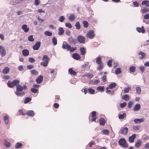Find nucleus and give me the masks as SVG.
<instances>
[{
  "mask_svg": "<svg viewBox=\"0 0 149 149\" xmlns=\"http://www.w3.org/2000/svg\"><path fill=\"white\" fill-rule=\"evenodd\" d=\"M104 74H106V72H104ZM107 75L106 74H105L102 77V80L103 82H105L107 81Z\"/></svg>",
  "mask_w": 149,
  "mask_h": 149,
  "instance_id": "45",
  "label": "nucleus"
},
{
  "mask_svg": "<svg viewBox=\"0 0 149 149\" xmlns=\"http://www.w3.org/2000/svg\"><path fill=\"white\" fill-rule=\"evenodd\" d=\"M19 83V81L17 80H13L12 81H9L8 82L7 85L8 86L11 88L14 87L15 86Z\"/></svg>",
  "mask_w": 149,
  "mask_h": 149,
  "instance_id": "2",
  "label": "nucleus"
},
{
  "mask_svg": "<svg viewBox=\"0 0 149 149\" xmlns=\"http://www.w3.org/2000/svg\"><path fill=\"white\" fill-rule=\"evenodd\" d=\"M122 99L126 101H128L130 100V97L128 95L126 94L124 95Z\"/></svg>",
  "mask_w": 149,
  "mask_h": 149,
  "instance_id": "37",
  "label": "nucleus"
},
{
  "mask_svg": "<svg viewBox=\"0 0 149 149\" xmlns=\"http://www.w3.org/2000/svg\"><path fill=\"white\" fill-rule=\"evenodd\" d=\"M3 119L5 123L6 124H7L9 121V119L8 117L7 116H5L3 118Z\"/></svg>",
  "mask_w": 149,
  "mask_h": 149,
  "instance_id": "36",
  "label": "nucleus"
},
{
  "mask_svg": "<svg viewBox=\"0 0 149 149\" xmlns=\"http://www.w3.org/2000/svg\"><path fill=\"white\" fill-rule=\"evenodd\" d=\"M27 88V87L26 85H24L23 87L21 86L20 84H17L16 86V91H22L23 89H26Z\"/></svg>",
  "mask_w": 149,
  "mask_h": 149,
  "instance_id": "6",
  "label": "nucleus"
},
{
  "mask_svg": "<svg viewBox=\"0 0 149 149\" xmlns=\"http://www.w3.org/2000/svg\"><path fill=\"white\" fill-rule=\"evenodd\" d=\"M117 85L116 83L115 82L111 83V84L109 85L108 87V88H110V89H112L115 87L117 86Z\"/></svg>",
  "mask_w": 149,
  "mask_h": 149,
  "instance_id": "25",
  "label": "nucleus"
},
{
  "mask_svg": "<svg viewBox=\"0 0 149 149\" xmlns=\"http://www.w3.org/2000/svg\"><path fill=\"white\" fill-rule=\"evenodd\" d=\"M141 141L140 140H138L136 142L135 146L136 148H138L141 145Z\"/></svg>",
  "mask_w": 149,
  "mask_h": 149,
  "instance_id": "38",
  "label": "nucleus"
},
{
  "mask_svg": "<svg viewBox=\"0 0 149 149\" xmlns=\"http://www.w3.org/2000/svg\"><path fill=\"white\" fill-rule=\"evenodd\" d=\"M75 26L77 29H79L80 28V24L79 22H76L75 24Z\"/></svg>",
  "mask_w": 149,
  "mask_h": 149,
  "instance_id": "48",
  "label": "nucleus"
},
{
  "mask_svg": "<svg viewBox=\"0 0 149 149\" xmlns=\"http://www.w3.org/2000/svg\"><path fill=\"white\" fill-rule=\"evenodd\" d=\"M141 108V106L139 104H136L134 107L133 110L134 111H139Z\"/></svg>",
  "mask_w": 149,
  "mask_h": 149,
  "instance_id": "18",
  "label": "nucleus"
},
{
  "mask_svg": "<svg viewBox=\"0 0 149 149\" xmlns=\"http://www.w3.org/2000/svg\"><path fill=\"white\" fill-rule=\"evenodd\" d=\"M131 89V88L129 87H128L127 88H125L124 90V93H126L129 92V91Z\"/></svg>",
  "mask_w": 149,
  "mask_h": 149,
  "instance_id": "52",
  "label": "nucleus"
},
{
  "mask_svg": "<svg viewBox=\"0 0 149 149\" xmlns=\"http://www.w3.org/2000/svg\"><path fill=\"white\" fill-rule=\"evenodd\" d=\"M22 29L24 30L25 32H28L29 30V28L27 27V25L26 24H24L22 26Z\"/></svg>",
  "mask_w": 149,
  "mask_h": 149,
  "instance_id": "26",
  "label": "nucleus"
},
{
  "mask_svg": "<svg viewBox=\"0 0 149 149\" xmlns=\"http://www.w3.org/2000/svg\"><path fill=\"white\" fill-rule=\"evenodd\" d=\"M138 54L139 55L141 56H139L140 58L141 59H142L144 58L145 57L146 55L145 53H143L141 51L140 52L138 53Z\"/></svg>",
  "mask_w": 149,
  "mask_h": 149,
  "instance_id": "28",
  "label": "nucleus"
},
{
  "mask_svg": "<svg viewBox=\"0 0 149 149\" xmlns=\"http://www.w3.org/2000/svg\"><path fill=\"white\" fill-rule=\"evenodd\" d=\"M52 42L55 45L57 44V40L55 37H53L52 39Z\"/></svg>",
  "mask_w": 149,
  "mask_h": 149,
  "instance_id": "44",
  "label": "nucleus"
},
{
  "mask_svg": "<svg viewBox=\"0 0 149 149\" xmlns=\"http://www.w3.org/2000/svg\"><path fill=\"white\" fill-rule=\"evenodd\" d=\"M107 89V91H106V92L107 93H108L109 94V93H111V95H113L114 93V92L115 91H114L113 90H112V91H111V90H110L109 89H110V88H108V87H107L106 88Z\"/></svg>",
  "mask_w": 149,
  "mask_h": 149,
  "instance_id": "33",
  "label": "nucleus"
},
{
  "mask_svg": "<svg viewBox=\"0 0 149 149\" xmlns=\"http://www.w3.org/2000/svg\"><path fill=\"white\" fill-rule=\"evenodd\" d=\"M44 34L47 36H50L52 35V33L48 31H46L44 33Z\"/></svg>",
  "mask_w": 149,
  "mask_h": 149,
  "instance_id": "42",
  "label": "nucleus"
},
{
  "mask_svg": "<svg viewBox=\"0 0 149 149\" xmlns=\"http://www.w3.org/2000/svg\"><path fill=\"white\" fill-rule=\"evenodd\" d=\"M106 122V121L105 119L103 118H100L99 120L100 124L101 125H105Z\"/></svg>",
  "mask_w": 149,
  "mask_h": 149,
  "instance_id": "24",
  "label": "nucleus"
},
{
  "mask_svg": "<svg viewBox=\"0 0 149 149\" xmlns=\"http://www.w3.org/2000/svg\"><path fill=\"white\" fill-rule=\"evenodd\" d=\"M95 36L93 31L90 30L86 34V36L89 39H92Z\"/></svg>",
  "mask_w": 149,
  "mask_h": 149,
  "instance_id": "5",
  "label": "nucleus"
},
{
  "mask_svg": "<svg viewBox=\"0 0 149 149\" xmlns=\"http://www.w3.org/2000/svg\"><path fill=\"white\" fill-rule=\"evenodd\" d=\"M118 143L123 148H127L128 147V145L126 143V141L124 138L120 139Z\"/></svg>",
  "mask_w": 149,
  "mask_h": 149,
  "instance_id": "4",
  "label": "nucleus"
},
{
  "mask_svg": "<svg viewBox=\"0 0 149 149\" xmlns=\"http://www.w3.org/2000/svg\"><path fill=\"white\" fill-rule=\"evenodd\" d=\"M136 137V135L135 134H133L132 136H130L129 138V141L130 142H134V140Z\"/></svg>",
  "mask_w": 149,
  "mask_h": 149,
  "instance_id": "16",
  "label": "nucleus"
},
{
  "mask_svg": "<svg viewBox=\"0 0 149 149\" xmlns=\"http://www.w3.org/2000/svg\"><path fill=\"white\" fill-rule=\"evenodd\" d=\"M22 53L24 56H28L29 54V51L26 49H23L22 51Z\"/></svg>",
  "mask_w": 149,
  "mask_h": 149,
  "instance_id": "21",
  "label": "nucleus"
},
{
  "mask_svg": "<svg viewBox=\"0 0 149 149\" xmlns=\"http://www.w3.org/2000/svg\"><path fill=\"white\" fill-rule=\"evenodd\" d=\"M136 93L138 94H140L141 93V89L140 87H137L136 88Z\"/></svg>",
  "mask_w": 149,
  "mask_h": 149,
  "instance_id": "49",
  "label": "nucleus"
},
{
  "mask_svg": "<svg viewBox=\"0 0 149 149\" xmlns=\"http://www.w3.org/2000/svg\"><path fill=\"white\" fill-rule=\"evenodd\" d=\"M125 116L126 114L125 113H124L123 114H120L119 115L118 117L119 119H123Z\"/></svg>",
  "mask_w": 149,
  "mask_h": 149,
  "instance_id": "47",
  "label": "nucleus"
},
{
  "mask_svg": "<svg viewBox=\"0 0 149 149\" xmlns=\"http://www.w3.org/2000/svg\"><path fill=\"white\" fill-rule=\"evenodd\" d=\"M4 143L3 145L6 148H9L11 146V143L6 139H4Z\"/></svg>",
  "mask_w": 149,
  "mask_h": 149,
  "instance_id": "15",
  "label": "nucleus"
},
{
  "mask_svg": "<svg viewBox=\"0 0 149 149\" xmlns=\"http://www.w3.org/2000/svg\"><path fill=\"white\" fill-rule=\"evenodd\" d=\"M84 26L85 28H87L88 26V22L86 21H84L83 22Z\"/></svg>",
  "mask_w": 149,
  "mask_h": 149,
  "instance_id": "46",
  "label": "nucleus"
},
{
  "mask_svg": "<svg viewBox=\"0 0 149 149\" xmlns=\"http://www.w3.org/2000/svg\"><path fill=\"white\" fill-rule=\"evenodd\" d=\"M103 68V65L102 64H99L97 68V70L99 71H101Z\"/></svg>",
  "mask_w": 149,
  "mask_h": 149,
  "instance_id": "51",
  "label": "nucleus"
},
{
  "mask_svg": "<svg viewBox=\"0 0 149 149\" xmlns=\"http://www.w3.org/2000/svg\"><path fill=\"white\" fill-rule=\"evenodd\" d=\"M78 41L81 43H84L85 42V38L81 35L79 36L77 38Z\"/></svg>",
  "mask_w": 149,
  "mask_h": 149,
  "instance_id": "7",
  "label": "nucleus"
},
{
  "mask_svg": "<svg viewBox=\"0 0 149 149\" xmlns=\"http://www.w3.org/2000/svg\"><path fill=\"white\" fill-rule=\"evenodd\" d=\"M0 54L2 56H4L6 54V52L3 47L0 45Z\"/></svg>",
  "mask_w": 149,
  "mask_h": 149,
  "instance_id": "9",
  "label": "nucleus"
},
{
  "mask_svg": "<svg viewBox=\"0 0 149 149\" xmlns=\"http://www.w3.org/2000/svg\"><path fill=\"white\" fill-rule=\"evenodd\" d=\"M91 116L92 118L91 119V122L94 121L96 122V119H97V117H96L97 114L96 112L95 111H93L91 113Z\"/></svg>",
  "mask_w": 149,
  "mask_h": 149,
  "instance_id": "8",
  "label": "nucleus"
},
{
  "mask_svg": "<svg viewBox=\"0 0 149 149\" xmlns=\"http://www.w3.org/2000/svg\"><path fill=\"white\" fill-rule=\"evenodd\" d=\"M10 70V69L8 67H6L3 70L2 72L4 74H7Z\"/></svg>",
  "mask_w": 149,
  "mask_h": 149,
  "instance_id": "19",
  "label": "nucleus"
},
{
  "mask_svg": "<svg viewBox=\"0 0 149 149\" xmlns=\"http://www.w3.org/2000/svg\"><path fill=\"white\" fill-rule=\"evenodd\" d=\"M80 53L82 55H84L86 52V49L84 47H81L80 49Z\"/></svg>",
  "mask_w": 149,
  "mask_h": 149,
  "instance_id": "20",
  "label": "nucleus"
},
{
  "mask_svg": "<svg viewBox=\"0 0 149 149\" xmlns=\"http://www.w3.org/2000/svg\"><path fill=\"white\" fill-rule=\"evenodd\" d=\"M31 91L33 93H36L38 92V90L33 88L31 89Z\"/></svg>",
  "mask_w": 149,
  "mask_h": 149,
  "instance_id": "57",
  "label": "nucleus"
},
{
  "mask_svg": "<svg viewBox=\"0 0 149 149\" xmlns=\"http://www.w3.org/2000/svg\"><path fill=\"white\" fill-rule=\"evenodd\" d=\"M112 61L111 60H109L107 62L108 65L109 67H111L112 65Z\"/></svg>",
  "mask_w": 149,
  "mask_h": 149,
  "instance_id": "63",
  "label": "nucleus"
},
{
  "mask_svg": "<svg viewBox=\"0 0 149 149\" xmlns=\"http://www.w3.org/2000/svg\"><path fill=\"white\" fill-rule=\"evenodd\" d=\"M128 130V128L127 127H125L121 130L120 133L126 135L127 133Z\"/></svg>",
  "mask_w": 149,
  "mask_h": 149,
  "instance_id": "11",
  "label": "nucleus"
},
{
  "mask_svg": "<svg viewBox=\"0 0 149 149\" xmlns=\"http://www.w3.org/2000/svg\"><path fill=\"white\" fill-rule=\"evenodd\" d=\"M41 45L40 42H37L33 47V49L34 50H38L39 48Z\"/></svg>",
  "mask_w": 149,
  "mask_h": 149,
  "instance_id": "10",
  "label": "nucleus"
},
{
  "mask_svg": "<svg viewBox=\"0 0 149 149\" xmlns=\"http://www.w3.org/2000/svg\"><path fill=\"white\" fill-rule=\"evenodd\" d=\"M120 69V68H117L115 70V73L116 74H118L120 73L121 72Z\"/></svg>",
  "mask_w": 149,
  "mask_h": 149,
  "instance_id": "59",
  "label": "nucleus"
},
{
  "mask_svg": "<svg viewBox=\"0 0 149 149\" xmlns=\"http://www.w3.org/2000/svg\"><path fill=\"white\" fill-rule=\"evenodd\" d=\"M76 18L74 15L73 14H71L68 17V19L70 21L72 22Z\"/></svg>",
  "mask_w": 149,
  "mask_h": 149,
  "instance_id": "17",
  "label": "nucleus"
},
{
  "mask_svg": "<svg viewBox=\"0 0 149 149\" xmlns=\"http://www.w3.org/2000/svg\"><path fill=\"white\" fill-rule=\"evenodd\" d=\"M20 91H16L15 93L17 96H22L24 95L25 93L24 92H20Z\"/></svg>",
  "mask_w": 149,
  "mask_h": 149,
  "instance_id": "34",
  "label": "nucleus"
},
{
  "mask_svg": "<svg viewBox=\"0 0 149 149\" xmlns=\"http://www.w3.org/2000/svg\"><path fill=\"white\" fill-rule=\"evenodd\" d=\"M62 48L63 49H67V50L70 51L71 52H73L77 49L76 47H72L71 46L67 43L65 44H63Z\"/></svg>",
  "mask_w": 149,
  "mask_h": 149,
  "instance_id": "1",
  "label": "nucleus"
},
{
  "mask_svg": "<svg viewBox=\"0 0 149 149\" xmlns=\"http://www.w3.org/2000/svg\"><path fill=\"white\" fill-rule=\"evenodd\" d=\"M26 114L30 116L33 117L34 116L35 113L33 111L30 110L28 111Z\"/></svg>",
  "mask_w": 149,
  "mask_h": 149,
  "instance_id": "23",
  "label": "nucleus"
},
{
  "mask_svg": "<svg viewBox=\"0 0 149 149\" xmlns=\"http://www.w3.org/2000/svg\"><path fill=\"white\" fill-rule=\"evenodd\" d=\"M42 60L44 62H41L40 65L44 67H46L49 61V57L45 55L43 56Z\"/></svg>",
  "mask_w": 149,
  "mask_h": 149,
  "instance_id": "3",
  "label": "nucleus"
},
{
  "mask_svg": "<svg viewBox=\"0 0 149 149\" xmlns=\"http://www.w3.org/2000/svg\"><path fill=\"white\" fill-rule=\"evenodd\" d=\"M140 126L139 125H133L132 128L133 130H137L139 129Z\"/></svg>",
  "mask_w": 149,
  "mask_h": 149,
  "instance_id": "55",
  "label": "nucleus"
},
{
  "mask_svg": "<svg viewBox=\"0 0 149 149\" xmlns=\"http://www.w3.org/2000/svg\"><path fill=\"white\" fill-rule=\"evenodd\" d=\"M88 93L91 94H94L95 93V90L92 88H90L88 89Z\"/></svg>",
  "mask_w": 149,
  "mask_h": 149,
  "instance_id": "35",
  "label": "nucleus"
},
{
  "mask_svg": "<svg viewBox=\"0 0 149 149\" xmlns=\"http://www.w3.org/2000/svg\"><path fill=\"white\" fill-rule=\"evenodd\" d=\"M149 11V9L146 7H143L141 10V12L143 13H145Z\"/></svg>",
  "mask_w": 149,
  "mask_h": 149,
  "instance_id": "32",
  "label": "nucleus"
},
{
  "mask_svg": "<svg viewBox=\"0 0 149 149\" xmlns=\"http://www.w3.org/2000/svg\"><path fill=\"white\" fill-rule=\"evenodd\" d=\"M133 4L134 7H138L139 6V3L137 1H135L133 3Z\"/></svg>",
  "mask_w": 149,
  "mask_h": 149,
  "instance_id": "58",
  "label": "nucleus"
},
{
  "mask_svg": "<svg viewBox=\"0 0 149 149\" xmlns=\"http://www.w3.org/2000/svg\"><path fill=\"white\" fill-rule=\"evenodd\" d=\"M33 35H30L28 37V40L31 42H33L34 41V39L33 38Z\"/></svg>",
  "mask_w": 149,
  "mask_h": 149,
  "instance_id": "50",
  "label": "nucleus"
},
{
  "mask_svg": "<svg viewBox=\"0 0 149 149\" xmlns=\"http://www.w3.org/2000/svg\"><path fill=\"white\" fill-rule=\"evenodd\" d=\"M144 18L145 19H149V13L146 14L144 16Z\"/></svg>",
  "mask_w": 149,
  "mask_h": 149,
  "instance_id": "64",
  "label": "nucleus"
},
{
  "mask_svg": "<svg viewBox=\"0 0 149 149\" xmlns=\"http://www.w3.org/2000/svg\"><path fill=\"white\" fill-rule=\"evenodd\" d=\"M127 105V103L126 102H124L121 103L120 104V106L121 108H123Z\"/></svg>",
  "mask_w": 149,
  "mask_h": 149,
  "instance_id": "60",
  "label": "nucleus"
},
{
  "mask_svg": "<svg viewBox=\"0 0 149 149\" xmlns=\"http://www.w3.org/2000/svg\"><path fill=\"white\" fill-rule=\"evenodd\" d=\"M97 89L101 92H103L104 90V86H99L97 87Z\"/></svg>",
  "mask_w": 149,
  "mask_h": 149,
  "instance_id": "39",
  "label": "nucleus"
},
{
  "mask_svg": "<svg viewBox=\"0 0 149 149\" xmlns=\"http://www.w3.org/2000/svg\"><path fill=\"white\" fill-rule=\"evenodd\" d=\"M102 58L100 56H98L96 58V63L97 64H101L102 63V61L101 60Z\"/></svg>",
  "mask_w": 149,
  "mask_h": 149,
  "instance_id": "29",
  "label": "nucleus"
},
{
  "mask_svg": "<svg viewBox=\"0 0 149 149\" xmlns=\"http://www.w3.org/2000/svg\"><path fill=\"white\" fill-rule=\"evenodd\" d=\"M73 58L76 60H79L80 58V55L77 53L73 54L72 55Z\"/></svg>",
  "mask_w": 149,
  "mask_h": 149,
  "instance_id": "12",
  "label": "nucleus"
},
{
  "mask_svg": "<svg viewBox=\"0 0 149 149\" xmlns=\"http://www.w3.org/2000/svg\"><path fill=\"white\" fill-rule=\"evenodd\" d=\"M65 18L64 16H61L59 17L58 20L61 22H63L65 20Z\"/></svg>",
  "mask_w": 149,
  "mask_h": 149,
  "instance_id": "56",
  "label": "nucleus"
},
{
  "mask_svg": "<svg viewBox=\"0 0 149 149\" xmlns=\"http://www.w3.org/2000/svg\"><path fill=\"white\" fill-rule=\"evenodd\" d=\"M29 61L30 63H33L35 62V60L32 57H30L29 59Z\"/></svg>",
  "mask_w": 149,
  "mask_h": 149,
  "instance_id": "62",
  "label": "nucleus"
},
{
  "mask_svg": "<svg viewBox=\"0 0 149 149\" xmlns=\"http://www.w3.org/2000/svg\"><path fill=\"white\" fill-rule=\"evenodd\" d=\"M134 121L135 123H138L141 122H143L144 121V119L143 118L136 119H134Z\"/></svg>",
  "mask_w": 149,
  "mask_h": 149,
  "instance_id": "22",
  "label": "nucleus"
},
{
  "mask_svg": "<svg viewBox=\"0 0 149 149\" xmlns=\"http://www.w3.org/2000/svg\"><path fill=\"white\" fill-rule=\"evenodd\" d=\"M65 26L66 27L70 29L72 27L71 24L69 22H67L65 24Z\"/></svg>",
  "mask_w": 149,
  "mask_h": 149,
  "instance_id": "53",
  "label": "nucleus"
},
{
  "mask_svg": "<svg viewBox=\"0 0 149 149\" xmlns=\"http://www.w3.org/2000/svg\"><path fill=\"white\" fill-rule=\"evenodd\" d=\"M31 98L29 97H26L24 100V103L25 104L31 101Z\"/></svg>",
  "mask_w": 149,
  "mask_h": 149,
  "instance_id": "40",
  "label": "nucleus"
},
{
  "mask_svg": "<svg viewBox=\"0 0 149 149\" xmlns=\"http://www.w3.org/2000/svg\"><path fill=\"white\" fill-rule=\"evenodd\" d=\"M18 112L19 115H22L24 116L25 115V113H24L22 109L19 110L18 111Z\"/></svg>",
  "mask_w": 149,
  "mask_h": 149,
  "instance_id": "61",
  "label": "nucleus"
},
{
  "mask_svg": "<svg viewBox=\"0 0 149 149\" xmlns=\"http://www.w3.org/2000/svg\"><path fill=\"white\" fill-rule=\"evenodd\" d=\"M43 77L42 75L39 76L36 79V81L37 84H40L43 81Z\"/></svg>",
  "mask_w": 149,
  "mask_h": 149,
  "instance_id": "13",
  "label": "nucleus"
},
{
  "mask_svg": "<svg viewBox=\"0 0 149 149\" xmlns=\"http://www.w3.org/2000/svg\"><path fill=\"white\" fill-rule=\"evenodd\" d=\"M64 32V31L61 27H60L58 29V34L59 35H63Z\"/></svg>",
  "mask_w": 149,
  "mask_h": 149,
  "instance_id": "30",
  "label": "nucleus"
},
{
  "mask_svg": "<svg viewBox=\"0 0 149 149\" xmlns=\"http://www.w3.org/2000/svg\"><path fill=\"white\" fill-rule=\"evenodd\" d=\"M22 146V144L21 143H17L15 145L16 148H21Z\"/></svg>",
  "mask_w": 149,
  "mask_h": 149,
  "instance_id": "43",
  "label": "nucleus"
},
{
  "mask_svg": "<svg viewBox=\"0 0 149 149\" xmlns=\"http://www.w3.org/2000/svg\"><path fill=\"white\" fill-rule=\"evenodd\" d=\"M69 72L70 73L73 75H75L77 74V73L76 72H75L74 70H73L72 68H70L69 70Z\"/></svg>",
  "mask_w": 149,
  "mask_h": 149,
  "instance_id": "31",
  "label": "nucleus"
},
{
  "mask_svg": "<svg viewBox=\"0 0 149 149\" xmlns=\"http://www.w3.org/2000/svg\"><path fill=\"white\" fill-rule=\"evenodd\" d=\"M136 30L139 33H144L145 32V29L143 26L141 27H138L136 28Z\"/></svg>",
  "mask_w": 149,
  "mask_h": 149,
  "instance_id": "14",
  "label": "nucleus"
},
{
  "mask_svg": "<svg viewBox=\"0 0 149 149\" xmlns=\"http://www.w3.org/2000/svg\"><path fill=\"white\" fill-rule=\"evenodd\" d=\"M142 5H145L146 7H149V1L148 0H144L142 2Z\"/></svg>",
  "mask_w": 149,
  "mask_h": 149,
  "instance_id": "27",
  "label": "nucleus"
},
{
  "mask_svg": "<svg viewBox=\"0 0 149 149\" xmlns=\"http://www.w3.org/2000/svg\"><path fill=\"white\" fill-rule=\"evenodd\" d=\"M31 73L34 75H37L38 73L36 70H33L31 71Z\"/></svg>",
  "mask_w": 149,
  "mask_h": 149,
  "instance_id": "54",
  "label": "nucleus"
},
{
  "mask_svg": "<svg viewBox=\"0 0 149 149\" xmlns=\"http://www.w3.org/2000/svg\"><path fill=\"white\" fill-rule=\"evenodd\" d=\"M136 70V68L134 66H132L130 68V71L131 72H134Z\"/></svg>",
  "mask_w": 149,
  "mask_h": 149,
  "instance_id": "41",
  "label": "nucleus"
}]
</instances>
